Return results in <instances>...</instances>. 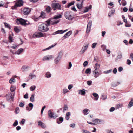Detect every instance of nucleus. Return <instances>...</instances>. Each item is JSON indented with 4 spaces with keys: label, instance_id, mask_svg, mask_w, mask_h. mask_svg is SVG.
<instances>
[{
    "label": "nucleus",
    "instance_id": "39448f33",
    "mask_svg": "<svg viewBox=\"0 0 133 133\" xmlns=\"http://www.w3.org/2000/svg\"><path fill=\"white\" fill-rule=\"evenodd\" d=\"M27 20H25L22 19H17V22L18 23H20L22 25H26L28 24L26 23Z\"/></svg>",
    "mask_w": 133,
    "mask_h": 133
},
{
    "label": "nucleus",
    "instance_id": "de8ad7c7",
    "mask_svg": "<svg viewBox=\"0 0 133 133\" xmlns=\"http://www.w3.org/2000/svg\"><path fill=\"white\" fill-rule=\"evenodd\" d=\"M19 109L18 107L16 108L15 109V112L16 114H17L19 113Z\"/></svg>",
    "mask_w": 133,
    "mask_h": 133
},
{
    "label": "nucleus",
    "instance_id": "774afa93",
    "mask_svg": "<svg viewBox=\"0 0 133 133\" xmlns=\"http://www.w3.org/2000/svg\"><path fill=\"white\" fill-rule=\"evenodd\" d=\"M103 50H105L106 48V46L105 45H103L101 46Z\"/></svg>",
    "mask_w": 133,
    "mask_h": 133
},
{
    "label": "nucleus",
    "instance_id": "0e129e2a",
    "mask_svg": "<svg viewBox=\"0 0 133 133\" xmlns=\"http://www.w3.org/2000/svg\"><path fill=\"white\" fill-rule=\"evenodd\" d=\"M46 106H44V107H43L42 108L41 110V115H42L43 112V110H44V109L46 108Z\"/></svg>",
    "mask_w": 133,
    "mask_h": 133
},
{
    "label": "nucleus",
    "instance_id": "7c9ffc66",
    "mask_svg": "<svg viewBox=\"0 0 133 133\" xmlns=\"http://www.w3.org/2000/svg\"><path fill=\"white\" fill-rule=\"evenodd\" d=\"M91 72V70L90 68H88L85 70V73L87 74H90Z\"/></svg>",
    "mask_w": 133,
    "mask_h": 133
},
{
    "label": "nucleus",
    "instance_id": "5fc2aeb1",
    "mask_svg": "<svg viewBox=\"0 0 133 133\" xmlns=\"http://www.w3.org/2000/svg\"><path fill=\"white\" fill-rule=\"evenodd\" d=\"M15 79L13 78H12L9 81V83L11 84L13 82H14Z\"/></svg>",
    "mask_w": 133,
    "mask_h": 133
},
{
    "label": "nucleus",
    "instance_id": "f704fd0d",
    "mask_svg": "<svg viewBox=\"0 0 133 133\" xmlns=\"http://www.w3.org/2000/svg\"><path fill=\"white\" fill-rule=\"evenodd\" d=\"M59 21H60L59 20H58L57 21H54L53 22H50V25H55L56 24L58 23L59 22Z\"/></svg>",
    "mask_w": 133,
    "mask_h": 133
},
{
    "label": "nucleus",
    "instance_id": "20e7f679",
    "mask_svg": "<svg viewBox=\"0 0 133 133\" xmlns=\"http://www.w3.org/2000/svg\"><path fill=\"white\" fill-rule=\"evenodd\" d=\"M61 5L58 3H54L51 4L52 8L54 11L56 10H61Z\"/></svg>",
    "mask_w": 133,
    "mask_h": 133
},
{
    "label": "nucleus",
    "instance_id": "ddd939ff",
    "mask_svg": "<svg viewBox=\"0 0 133 133\" xmlns=\"http://www.w3.org/2000/svg\"><path fill=\"white\" fill-rule=\"evenodd\" d=\"M58 117V115L55 113H53L50 111V119H55Z\"/></svg>",
    "mask_w": 133,
    "mask_h": 133
},
{
    "label": "nucleus",
    "instance_id": "e433bc0d",
    "mask_svg": "<svg viewBox=\"0 0 133 133\" xmlns=\"http://www.w3.org/2000/svg\"><path fill=\"white\" fill-rule=\"evenodd\" d=\"M16 89L15 87L13 85H12L10 87V90L11 92H13Z\"/></svg>",
    "mask_w": 133,
    "mask_h": 133
},
{
    "label": "nucleus",
    "instance_id": "052dcab7",
    "mask_svg": "<svg viewBox=\"0 0 133 133\" xmlns=\"http://www.w3.org/2000/svg\"><path fill=\"white\" fill-rule=\"evenodd\" d=\"M82 133H91L89 131L86 130H84L83 129L82 130Z\"/></svg>",
    "mask_w": 133,
    "mask_h": 133
},
{
    "label": "nucleus",
    "instance_id": "6e6d98bb",
    "mask_svg": "<svg viewBox=\"0 0 133 133\" xmlns=\"http://www.w3.org/2000/svg\"><path fill=\"white\" fill-rule=\"evenodd\" d=\"M97 44V43H93L92 45V48H95V46H96V45Z\"/></svg>",
    "mask_w": 133,
    "mask_h": 133
},
{
    "label": "nucleus",
    "instance_id": "338daca9",
    "mask_svg": "<svg viewBox=\"0 0 133 133\" xmlns=\"http://www.w3.org/2000/svg\"><path fill=\"white\" fill-rule=\"evenodd\" d=\"M88 62L87 61H86L84 62L83 64V65L84 66H85L88 65Z\"/></svg>",
    "mask_w": 133,
    "mask_h": 133
},
{
    "label": "nucleus",
    "instance_id": "f257e3e1",
    "mask_svg": "<svg viewBox=\"0 0 133 133\" xmlns=\"http://www.w3.org/2000/svg\"><path fill=\"white\" fill-rule=\"evenodd\" d=\"M47 24L42 23L39 25L38 27V29L39 31L42 32H44L48 31L49 29L48 26L50 24V19H49L47 21Z\"/></svg>",
    "mask_w": 133,
    "mask_h": 133
},
{
    "label": "nucleus",
    "instance_id": "a18cd8bd",
    "mask_svg": "<svg viewBox=\"0 0 133 133\" xmlns=\"http://www.w3.org/2000/svg\"><path fill=\"white\" fill-rule=\"evenodd\" d=\"M36 87L35 85L32 86L30 87V90L31 91H33L35 89Z\"/></svg>",
    "mask_w": 133,
    "mask_h": 133
},
{
    "label": "nucleus",
    "instance_id": "6e6552de",
    "mask_svg": "<svg viewBox=\"0 0 133 133\" xmlns=\"http://www.w3.org/2000/svg\"><path fill=\"white\" fill-rule=\"evenodd\" d=\"M31 11L30 9L29 8H25L22 10L23 14L24 15H28Z\"/></svg>",
    "mask_w": 133,
    "mask_h": 133
},
{
    "label": "nucleus",
    "instance_id": "e2e57ef3",
    "mask_svg": "<svg viewBox=\"0 0 133 133\" xmlns=\"http://www.w3.org/2000/svg\"><path fill=\"white\" fill-rule=\"evenodd\" d=\"M115 108L114 107H111L109 109V111L110 112L113 111L115 110Z\"/></svg>",
    "mask_w": 133,
    "mask_h": 133
},
{
    "label": "nucleus",
    "instance_id": "ea45409f",
    "mask_svg": "<svg viewBox=\"0 0 133 133\" xmlns=\"http://www.w3.org/2000/svg\"><path fill=\"white\" fill-rule=\"evenodd\" d=\"M34 94H32V95L30 98V101H31L32 102H33L34 101Z\"/></svg>",
    "mask_w": 133,
    "mask_h": 133
},
{
    "label": "nucleus",
    "instance_id": "c03bdc74",
    "mask_svg": "<svg viewBox=\"0 0 133 133\" xmlns=\"http://www.w3.org/2000/svg\"><path fill=\"white\" fill-rule=\"evenodd\" d=\"M46 7L45 8V11L48 13H49L50 12V7L49 6H46Z\"/></svg>",
    "mask_w": 133,
    "mask_h": 133
},
{
    "label": "nucleus",
    "instance_id": "864d4df0",
    "mask_svg": "<svg viewBox=\"0 0 133 133\" xmlns=\"http://www.w3.org/2000/svg\"><path fill=\"white\" fill-rule=\"evenodd\" d=\"M122 57V54L121 53H120L119 54H118L117 57V59H119L121 58Z\"/></svg>",
    "mask_w": 133,
    "mask_h": 133
},
{
    "label": "nucleus",
    "instance_id": "423d86ee",
    "mask_svg": "<svg viewBox=\"0 0 133 133\" xmlns=\"http://www.w3.org/2000/svg\"><path fill=\"white\" fill-rule=\"evenodd\" d=\"M88 46V43H87L85 44H84V45L83 46L81 50L79 52L80 54H83L86 51L87 49Z\"/></svg>",
    "mask_w": 133,
    "mask_h": 133
},
{
    "label": "nucleus",
    "instance_id": "a19ab883",
    "mask_svg": "<svg viewBox=\"0 0 133 133\" xmlns=\"http://www.w3.org/2000/svg\"><path fill=\"white\" fill-rule=\"evenodd\" d=\"M4 23L5 27L8 28L9 29H11V27L8 24L6 23Z\"/></svg>",
    "mask_w": 133,
    "mask_h": 133
},
{
    "label": "nucleus",
    "instance_id": "2f4dec72",
    "mask_svg": "<svg viewBox=\"0 0 133 133\" xmlns=\"http://www.w3.org/2000/svg\"><path fill=\"white\" fill-rule=\"evenodd\" d=\"M49 56H44L42 60L43 61H46L49 59Z\"/></svg>",
    "mask_w": 133,
    "mask_h": 133
},
{
    "label": "nucleus",
    "instance_id": "c9c22d12",
    "mask_svg": "<svg viewBox=\"0 0 133 133\" xmlns=\"http://www.w3.org/2000/svg\"><path fill=\"white\" fill-rule=\"evenodd\" d=\"M36 76L35 75H32L31 73H30L29 76V79H32L33 78L35 77Z\"/></svg>",
    "mask_w": 133,
    "mask_h": 133
},
{
    "label": "nucleus",
    "instance_id": "4be33fe9",
    "mask_svg": "<svg viewBox=\"0 0 133 133\" xmlns=\"http://www.w3.org/2000/svg\"><path fill=\"white\" fill-rule=\"evenodd\" d=\"M62 17V15L61 14H58L55 15L53 18L54 19H56L61 18Z\"/></svg>",
    "mask_w": 133,
    "mask_h": 133
},
{
    "label": "nucleus",
    "instance_id": "8fccbe9b",
    "mask_svg": "<svg viewBox=\"0 0 133 133\" xmlns=\"http://www.w3.org/2000/svg\"><path fill=\"white\" fill-rule=\"evenodd\" d=\"M69 91L67 89H64L63 90V93L65 94L69 92Z\"/></svg>",
    "mask_w": 133,
    "mask_h": 133
},
{
    "label": "nucleus",
    "instance_id": "bf43d9fd",
    "mask_svg": "<svg viewBox=\"0 0 133 133\" xmlns=\"http://www.w3.org/2000/svg\"><path fill=\"white\" fill-rule=\"evenodd\" d=\"M98 58L97 57H95L94 58V61L96 62H98Z\"/></svg>",
    "mask_w": 133,
    "mask_h": 133
},
{
    "label": "nucleus",
    "instance_id": "c756f323",
    "mask_svg": "<svg viewBox=\"0 0 133 133\" xmlns=\"http://www.w3.org/2000/svg\"><path fill=\"white\" fill-rule=\"evenodd\" d=\"M100 65L98 63H96L94 66L95 70H97L99 68Z\"/></svg>",
    "mask_w": 133,
    "mask_h": 133
},
{
    "label": "nucleus",
    "instance_id": "4d7b16f0",
    "mask_svg": "<svg viewBox=\"0 0 133 133\" xmlns=\"http://www.w3.org/2000/svg\"><path fill=\"white\" fill-rule=\"evenodd\" d=\"M18 7V6L15 3V5L14 6H12L11 7V9H17V8Z\"/></svg>",
    "mask_w": 133,
    "mask_h": 133
},
{
    "label": "nucleus",
    "instance_id": "37998d69",
    "mask_svg": "<svg viewBox=\"0 0 133 133\" xmlns=\"http://www.w3.org/2000/svg\"><path fill=\"white\" fill-rule=\"evenodd\" d=\"M112 71V69H111L109 70H106L104 71L103 72L105 74H107L111 72Z\"/></svg>",
    "mask_w": 133,
    "mask_h": 133
},
{
    "label": "nucleus",
    "instance_id": "603ef678",
    "mask_svg": "<svg viewBox=\"0 0 133 133\" xmlns=\"http://www.w3.org/2000/svg\"><path fill=\"white\" fill-rule=\"evenodd\" d=\"M68 110V107L67 105H65L64 107V111H65Z\"/></svg>",
    "mask_w": 133,
    "mask_h": 133
},
{
    "label": "nucleus",
    "instance_id": "393cba45",
    "mask_svg": "<svg viewBox=\"0 0 133 133\" xmlns=\"http://www.w3.org/2000/svg\"><path fill=\"white\" fill-rule=\"evenodd\" d=\"M45 14L43 11H41V13L39 17H41L42 18H44L45 17Z\"/></svg>",
    "mask_w": 133,
    "mask_h": 133
},
{
    "label": "nucleus",
    "instance_id": "09e8293b",
    "mask_svg": "<svg viewBox=\"0 0 133 133\" xmlns=\"http://www.w3.org/2000/svg\"><path fill=\"white\" fill-rule=\"evenodd\" d=\"M45 76L47 78L50 77V73L49 72H47L45 74Z\"/></svg>",
    "mask_w": 133,
    "mask_h": 133
},
{
    "label": "nucleus",
    "instance_id": "7ed1b4c3",
    "mask_svg": "<svg viewBox=\"0 0 133 133\" xmlns=\"http://www.w3.org/2000/svg\"><path fill=\"white\" fill-rule=\"evenodd\" d=\"M15 94V92H14L13 94L11 92H9L6 94V97L7 100L9 101L10 102L11 101H13Z\"/></svg>",
    "mask_w": 133,
    "mask_h": 133
},
{
    "label": "nucleus",
    "instance_id": "dca6fc26",
    "mask_svg": "<svg viewBox=\"0 0 133 133\" xmlns=\"http://www.w3.org/2000/svg\"><path fill=\"white\" fill-rule=\"evenodd\" d=\"M63 117H60L57 119V123L58 124H60L63 122Z\"/></svg>",
    "mask_w": 133,
    "mask_h": 133
},
{
    "label": "nucleus",
    "instance_id": "bb28decb",
    "mask_svg": "<svg viewBox=\"0 0 133 133\" xmlns=\"http://www.w3.org/2000/svg\"><path fill=\"white\" fill-rule=\"evenodd\" d=\"M120 84L119 82H113L111 83V86L113 87H115Z\"/></svg>",
    "mask_w": 133,
    "mask_h": 133
},
{
    "label": "nucleus",
    "instance_id": "49530a36",
    "mask_svg": "<svg viewBox=\"0 0 133 133\" xmlns=\"http://www.w3.org/2000/svg\"><path fill=\"white\" fill-rule=\"evenodd\" d=\"M101 98L103 100H105L107 98V96L105 95H102L101 96Z\"/></svg>",
    "mask_w": 133,
    "mask_h": 133
},
{
    "label": "nucleus",
    "instance_id": "4c0bfd02",
    "mask_svg": "<svg viewBox=\"0 0 133 133\" xmlns=\"http://www.w3.org/2000/svg\"><path fill=\"white\" fill-rule=\"evenodd\" d=\"M23 51V49L20 48L16 52V54H19Z\"/></svg>",
    "mask_w": 133,
    "mask_h": 133
},
{
    "label": "nucleus",
    "instance_id": "3c124183",
    "mask_svg": "<svg viewBox=\"0 0 133 133\" xmlns=\"http://www.w3.org/2000/svg\"><path fill=\"white\" fill-rule=\"evenodd\" d=\"M18 124V122L17 120H16L15 121V122H14V123L13 124V126L15 127Z\"/></svg>",
    "mask_w": 133,
    "mask_h": 133
},
{
    "label": "nucleus",
    "instance_id": "9b49d317",
    "mask_svg": "<svg viewBox=\"0 0 133 133\" xmlns=\"http://www.w3.org/2000/svg\"><path fill=\"white\" fill-rule=\"evenodd\" d=\"M38 123V126H40L41 128L44 129L46 127V125L45 124L41 121H38L37 122Z\"/></svg>",
    "mask_w": 133,
    "mask_h": 133
},
{
    "label": "nucleus",
    "instance_id": "1a4fd4ad",
    "mask_svg": "<svg viewBox=\"0 0 133 133\" xmlns=\"http://www.w3.org/2000/svg\"><path fill=\"white\" fill-rule=\"evenodd\" d=\"M43 36V34L41 32H38L34 33L33 35V37L34 38H39L42 37Z\"/></svg>",
    "mask_w": 133,
    "mask_h": 133
},
{
    "label": "nucleus",
    "instance_id": "f3484780",
    "mask_svg": "<svg viewBox=\"0 0 133 133\" xmlns=\"http://www.w3.org/2000/svg\"><path fill=\"white\" fill-rule=\"evenodd\" d=\"M96 70H94L92 71L93 74L94 75V77L95 78H97L98 77L99 75L100 74L99 72L96 71Z\"/></svg>",
    "mask_w": 133,
    "mask_h": 133
},
{
    "label": "nucleus",
    "instance_id": "a878e982",
    "mask_svg": "<svg viewBox=\"0 0 133 133\" xmlns=\"http://www.w3.org/2000/svg\"><path fill=\"white\" fill-rule=\"evenodd\" d=\"M133 106V99H132L129 103L128 106V108H130Z\"/></svg>",
    "mask_w": 133,
    "mask_h": 133
},
{
    "label": "nucleus",
    "instance_id": "72a5a7b5",
    "mask_svg": "<svg viewBox=\"0 0 133 133\" xmlns=\"http://www.w3.org/2000/svg\"><path fill=\"white\" fill-rule=\"evenodd\" d=\"M93 121L95 123V124H100V122H101V121L99 120L98 119H96L94 120Z\"/></svg>",
    "mask_w": 133,
    "mask_h": 133
},
{
    "label": "nucleus",
    "instance_id": "4468645a",
    "mask_svg": "<svg viewBox=\"0 0 133 133\" xmlns=\"http://www.w3.org/2000/svg\"><path fill=\"white\" fill-rule=\"evenodd\" d=\"M14 36V34L12 32H10V34L9 36V42L11 43L13 41V37Z\"/></svg>",
    "mask_w": 133,
    "mask_h": 133
},
{
    "label": "nucleus",
    "instance_id": "f03ea898",
    "mask_svg": "<svg viewBox=\"0 0 133 133\" xmlns=\"http://www.w3.org/2000/svg\"><path fill=\"white\" fill-rule=\"evenodd\" d=\"M64 15L66 19L69 20H72L74 18V15L72 14L71 11H66L64 13Z\"/></svg>",
    "mask_w": 133,
    "mask_h": 133
},
{
    "label": "nucleus",
    "instance_id": "680f3d73",
    "mask_svg": "<svg viewBox=\"0 0 133 133\" xmlns=\"http://www.w3.org/2000/svg\"><path fill=\"white\" fill-rule=\"evenodd\" d=\"M117 108H120L122 107L123 106V104H119L117 105Z\"/></svg>",
    "mask_w": 133,
    "mask_h": 133
},
{
    "label": "nucleus",
    "instance_id": "58836bf2",
    "mask_svg": "<svg viewBox=\"0 0 133 133\" xmlns=\"http://www.w3.org/2000/svg\"><path fill=\"white\" fill-rule=\"evenodd\" d=\"M75 3V2L74 1H73L72 2H71L70 3H69L68 4L67 6V8H69V7L71 5H73L74 3Z\"/></svg>",
    "mask_w": 133,
    "mask_h": 133
},
{
    "label": "nucleus",
    "instance_id": "6ab92c4d",
    "mask_svg": "<svg viewBox=\"0 0 133 133\" xmlns=\"http://www.w3.org/2000/svg\"><path fill=\"white\" fill-rule=\"evenodd\" d=\"M115 12V10L114 9H113L111 11L109 12L108 15V16L109 17H110L111 16L113 15L114 14Z\"/></svg>",
    "mask_w": 133,
    "mask_h": 133
},
{
    "label": "nucleus",
    "instance_id": "aec40b11",
    "mask_svg": "<svg viewBox=\"0 0 133 133\" xmlns=\"http://www.w3.org/2000/svg\"><path fill=\"white\" fill-rule=\"evenodd\" d=\"M70 115L71 113L70 112H67L66 114L65 117V119L67 120H68L70 118Z\"/></svg>",
    "mask_w": 133,
    "mask_h": 133
},
{
    "label": "nucleus",
    "instance_id": "412c9836",
    "mask_svg": "<svg viewBox=\"0 0 133 133\" xmlns=\"http://www.w3.org/2000/svg\"><path fill=\"white\" fill-rule=\"evenodd\" d=\"M92 6L91 5H90L89 7H87L85 8V9L84 10V12H87L88 11L91 9L92 8Z\"/></svg>",
    "mask_w": 133,
    "mask_h": 133
},
{
    "label": "nucleus",
    "instance_id": "0eeeda50",
    "mask_svg": "<svg viewBox=\"0 0 133 133\" xmlns=\"http://www.w3.org/2000/svg\"><path fill=\"white\" fill-rule=\"evenodd\" d=\"M92 25V21L89 20L88 23L86 31V32L87 33H88L90 30V29Z\"/></svg>",
    "mask_w": 133,
    "mask_h": 133
},
{
    "label": "nucleus",
    "instance_id": "69168bd1",
    "mask_svg": "<svg viewBox=\"0 0 133 133\" xmlns=\"http://www.w3.org/2000/svg\"><path fill=\"white\" fill-rule=\"evenodd\" d=\"M123 42L126 45H128L129 44L128 42V41L126 40H124L123 41Z\"/></svg>",
    "mask_w": 133,
    "mask_h": 133
},
{
    "label": "nucleus",
    "instance_id": "473e14b6",
    "mask_svg": "<svg viewBox=\"0 0 133 133\" xmlns=\"http://www.w3.org/2000/svg\"><path fill=\"white\" fill-rule=\"evenodd\" d=\"M15 31L17 33H18L20 31V30L17 27H15L14 29Z\"/></svg>",
    "mask_w": 133,
    "mask_h": 133
},
{
    "label": "nucleus",
    "instance_id": "79ce46f5",
    "mask_svg": "<svg viewBox=\"0 0 133 133\" xmlns=\"http://www.w3.org/2000/svg\"><path fill=\"white\" fill-rule=\"evenodd\" d=\"M62 55V51H61L58 53V55L57 56L61 58Z\"/></svg>",
    "mask_w": 133,
    "mask_h": 133
},
{
    "label": "nucleus",
    "instance_id": "13d9d810",
    "mask_svg": "<svg viewBox=\"0 0 133 133\" xmlns=\"http://www.w3.org/2000/svg\"><path fill=\"white\" fill-rule=\"evenodd\" d=\"M92 82L91 81H87V84L88 85L90 86L91 85Z\"/></svg>",
    "mask_w": 133,
    "mask_h": 133
},
{
    "label": "nucleus",
    "instance_id": "5701e85b",
    "mask_svg": "<svg viewBox=\"0 0 133 133\" xmlns=\"http://www.w3.org/2000/svg\"><path fill=\"white\" fill-rule=\"evenodd\" d=\"M90 111L87 109H84L83 111L84 115H87L90 112Z\"/></svg>",
    "mask_w": 133,
    "mask_h": 133
},
{
    "label": "nucleus",
    "instance_id": "2eb2a0df",
    "mask_svg": "<svg viewBox=\"0 0 133 133\" xmlns=\"http://www.w3.org/2000/svg\"><path fill=\"white\" fill-rule=\"evenodd\" d=\"M61 58L56 56L54 60V63L56 64H57L60 61Z\"/></svg>",
    "mask_w": 133,
    "mask_h": 133
},
{
    "label": "nucleus",
    "instance_id": "9d476101",
    "mask_svg": "<svg viewBox=\"0 0 133 133\" xmlns=\"http://www.w3.org/2000/svg\"><path fill=\"white\" fill-rule=\"evenodd\" d=\"M72 33V31H70L66 33L62 37V40H64L65 38L68 37Z\"/></svg>",
    "mask_w": 133,
    "mask_h": 133
},
{
    "label": "nucleus",
    "instance_id": "c85d7f7f",
    "mask_svg": "<svg viewBox=\"0 0 133 133\" xmlns=\"http://www.w3.org/2000/svg\"><path fill=\"white\" fill-rule=\"evenodd\" d=\"M29 68V67L25 65H24L22 66L21 68L22 71L24 72L25 71V69Z\"/></svg>",
    "mask_w": 133,
    "mask_h": 133
},
{
    "label": "nucleus",
    "instance_id": "cd10ccee",
    "mask_svg": "<svg viewBox=\"0 0 133 133\" xmlns=\"http://www.w3.org/2000/svg\"><path fill=\"white\" fill-rule=\"evenodd\" d=\"M82 1L81 2V4H77L76 5L77 7L79 9H81L82 8L83 0H82Z\"/></svg>",
    "mask_w": 133,
    "mask_h": 133
},
{
    "label": "nucleus",
    "instance_id": "f8f14e48",
    "mask_svg": "<svg viewBox=\"0 0 133 133\" xmlns=\"http://www.w3.org/2000/svg\"><path fill=\"white\" fill-rule=\"evenodd\" d=\"M15 4L18 7L23 6V2L22 0H18Z\"/></svg>",
    "mask_w": 133,
    "mask_h": 133
},
{
    "label": "nucleus",
    "instance_id": "b1692460",
    "mask_svg": "<svg viewBox=\"0 0 133 133\" xmlns=\"http://www.w3.org/2000/svg\"><path fill=\"white\" fill-rule=\"evenodd\" d=\"M63 33V30H58L54 32L52 34V35H55L58 34H62Z\"/></svg>",
    "mask_w": 133,
    "mask_h": 133
},
{
    "label": "nucleus",
    "instance_id": "a211bd4d",
    "mask_svg": "<svg viewBox=\"0 0 133 133\" xmlns=\"http://www.w3.org/2000/svg\"><path fill=\"white\" fill-rule=\"evenodd\" d=\"M86 90L84 89L80 90L79 91L78 94L81 95H84L85 94Z\"/></svg>",
    "mask_w": 133,
    "mask_h": 133
}]
</instances>
